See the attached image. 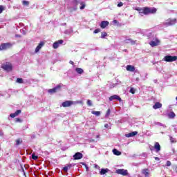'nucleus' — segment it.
I'll list each match as a JSON object with an SVG mask.
<instances>
[{"mask_svg": "<svg viewBox=\"0 0 177 177\" xmlns=\"http://www.w3.org/2000/svg\"><path fill=\"white\" fill-rule=\"evenodd\" d=\"M109 172V169H102L100 171V175H106Z\"/></svg>", "mask_w": 177, "mask_h": 177, "instance_id": "20", "label": "nucleus"}, {"mask_svg": "<svg viewBox=\"0 0 177 177\" xmlns=\"http://www.w3.org/2000/svg\"><path fill=\"white\" fill-rule=\"evenodd\" d=\"M124 6V3L120 1V2L118 4V8H121V6Z\"/></svg>", "mask_w": 177, "mask_h": 177, "instance_id": "39", "label": "nucleus"}, {"mask_svg": "<svg viewBox=\"0 0 177 177\" xmlns=\"http://www.w3.org/2000/svg\"><path fill=\"white\" fill-rule=\"evenodd\" d=\"M169 118H174L175 117V113L174 112H171L170 113H169Z\"/></svg>", "mask_w": 177, "mask_h": 177, "instance_id": "30", "label": "nucleus"}, {"mask_svg": "<svg viewBox=\"0 0 177 177\" xmlns=\"http://www.w3.org/2000/svg\"><path fill=\"white\" fill-rule=\"evenodd\" d=\"M175 171H176V172H177V167H176Z\"/></svg>", "mask_w": 177, "mask_h": 177, "instance_id": "50", "label": "nucleus"}, {"mask_svg": "<svg viewBox=\"0 0 177 177\" xmlns=\"http://www.w3.org/2000/svg\"><path fill=\"white\" fill-rule=\"evenodd\" d=\"M32 160H38V156H35V153L32 154Z\"/></svg>", "mask_w": 177, "mask_h": 177, "instance_id": "34", "label": "nucleus"}, {"mask_svg": "<svg viewBox=\"0 0 177 177\" xmlns=\"http://www.w3.org/2000/svg\"><path fill=\"white\" fill-rule=\"evenodd\" d=\"M86 169H88V167H86Z\"/></svg>", "mask_w": 177, "mask_h": 177, "instance_id": "54", "label": "nucleus"}, {"mask_svg": "<svg viewBox=\"0 0 177 177\" xmlns=\"http://www.w3.org/2000/svg\"><path fill=\"white\" fill-rule=\"evenodd\" d=\"M109 24H110V22H109L108 21H102L100 24V27H101L102 28H106V27H107Z\"/></svg>", "mask_w": 177, "mask_h": 177, "instance_id": "13", "label": "nucleus"}, {"mask_svg": "<svg viewBox=\"0 0 177 177\" xmlns=\"http://www.w3.org/2000/svg\"><path fill=\"white\" fill-rule=\"evenodd\" d=\"M74 104L73 101H65L62 102V107H70L71 106H73Z\"/></svg>", "mask_w": 177, "mask_h": 177, "instance_id": "7", "label": "nucleus"}, {"mask_svg": "<svg viewBox=\"0 0 177 177\" xmlns=\"http://www.w3.org/2000/svg\"><path fill=\"white\" fill-rule=\"evenodd\" d=\"M176 100H177V97H176Z\"/></svg>", "mask_w": 177, "mask_h": 177, "instance_id": "53", "label": "nucleus"}, {"mask_svg": "<svg viewBox=\"0 0 177 177\" xmlns=\"http://www.w3.org/2000/svg\"><path fill=\"white\" fill-rule=\"evenodd\" d=\"M63 170L64 171V172H67V171H68V167L66 166L63 168Z\"/></svg>", "mask_w": 177, "mask_h": 177, "instance_id": "40", "label": "nucleus"}, {"mask_svg": "<svg viewBox=\"0 0 177 177\" xmlns=\"http://www.w3.org/2000/svg\"><path fill=\"white\" fill-rule=\"evenodd\" d=\"M95 168H96L97 169H100V167H99V165H95Z\"/></svg>", "mask_w": 177, "mask_h": 177, "instance_id": "43", "label": "nucleus"}, {"mask_svg": "<svg viewBox=\"0 0 177 177\" xmlns=\"http://www.w3.org/2000/svg\"><path fill=\"white\" fill-rule=\"evenodd\" d=\"M99 32H100V28L95 29V30H94V34H97V33H99Z\"/></svg>", "mask_w": 177, "mask_h": 177, "instance_id": "37", "label": "nucleus"}, {"mask_svg": "<svg viewBox=\"0 0 177 177\" xmlns=\"http://www.w3.org/2000/svg\"><path fill=\"white\" fill-rule=\"evenodd\" d=\"M66 167H68V169H70V168H71V167H73V165L71 164L68 165Z\"/></svg>", "mask_w": 177, "mask_h": 177, "instance_id": "42", "label": "nucleus"}, {"mask_svg": "<svg viewBox=\"0 0 177 177\" xmlns=\"http://www.w3.org/2000/svg\"><path fill=\"white\" fill-rule=\"evenodd\" d=\"M119 100L120 102H122V100L121 99V97L117 95H113L111 97H109V101L110 102H113V100Z\"/></svg>", "mask_w": 177, "mask_h": 177, "instance_id": "8", "label": "nucleus"}, {"mask_svg": "<svg viewBox=\"0 0 177 177\" xmlns=\"http://www.w3.org/2000/svg\"><path fill=\"white\" fill-rule=\"evenodd\" d=\"M80 5H81L80 6L81 10H82L83 9H85V6H86V5L85 4V2L84 1L80 2Z\"/></svg>", "mask_w": 177, "mask_h": 177, "instance_id": "25", "label": "nucleus"}, {"mask_svg": "<svg viewBox=\"0 0 177 177\" xmlns=\"http://www.w3.org/2000/svg\"><path fill=\"white\" fill-rule=\"evenodd\" d=\"M134 10H137V12H139V15L142 16L144 15L145 16H147V15H154L155 13H157V8L152 7H136L134 8Z\"/></svg>", "mask_w": 177, "mask_h": 177, "instance_id": "1", "label": "nucleus"}, {"mask_svg": "<svg viewBox=\"0 0 177 177\" xmlns=\"http://www.w3.org/2000/svg\"><path fill=\"white\" fill-rule=\"evenodd\" d=\"M164 60L168 63H172V62H176L177 56L166 55L164 57Z\"/></svg>", "mask_w": 177, "mask_h": 177, "instance_id": "3", "label": "nucleus"}, {"mask_svg": "<svg viewBox=\"0 0 177 177\" xmlns=\"http://www.w3.org/2000/svg\"><path fill=\"white\" fill-rule=\"evenodd\" d=\"M113 23H114V24H118V21H117V20H113Z\"/></svg>", "mask_w": 177, "mask_h": 177, "instance_id": "44", "label": "nucleus"}, {"mask_svg": "<svg viewBox=\"0 0 177 177\" xmlns=\"http://www.w3.org/2000/svg\"><path fill=\"white\" fill-rule=\"evenodd\" d=\"M21 143H23V140H21V138H18L17 140H16L17 146H19V145H21Z\"/></svg>", "mask_w": 177, "mask_h": 177, "instance_id": "24", "label": "nucleus"}, {"mask_svg": "<svg viewBox=\"0 0 177 177\" xmlns=\"http://www.w3.org/2000/svg\"><path fill=\"white\" fill-rule=\"evenodd\" d=\"M1 68L4 70V71H7L9 73L10 71H12L13 70V65H12V63L10 62H6L4 64H2Z\"/></svg>", "mask_w": 177, "mask_h": 177, "instance_id": "2", "label": "nucleus"}, {"mask_svg": "<svg viewBox=\"0 0 177 177\" xmlns=\"http://www.w3.org/2000/svg\"><path fill=\"white\" fill-rule=\"evenodd\" d=\"M62 89V84H58L53 88H50L48 90V93H56L57 92H59Z\"/></svg>", "mask_w": 177, "mask_h": 177, "instance_id": "5", "label": "nucleus"}, {"mask_svg": "<svg viewBox=\"0 0 177 177\" xmlns=\"http://www.w3.org/2000/svg\"><path fill=\"white\" fill-rule=\"evenodd\" d=\"M116 173H118V175H122L123 176H127V175H128V170H125L124 169H119L116 170Z\"/></svg>", "mask_w": 177, "mask_h": 177, "instance_id": "6", "label": "nucleus"}, {"mask_svg": "<svg viewBox=\"0 0 177 177\" xmlns=\"http://www.w3.org/2000/svg\"><path fill=\"white\" fill-rule=\"evenodd\" d=\"M128 41H129L131 44V45H135V44H136V41L132 40V39H129L126 40V42H128Z\"/></svg>", "mask_w": 177, "mask_h": 177, "instance_id": "28", "label": "nucleus"}, {"mask_svg": "<svg viewBox=\"0 0 177 177\" xmlns=\"http://www.w3.org/2000/svg\"><path fill=\"white\" fill-rule=\"evenodd\" d=\"M21 113V110H17L14 113H11L10 115V117H11V118H15V117H17V115H19V114H20Z\"/></svg>", "mask_w": 177, "mask_h": 177, "instance_id": "14", "label": "nucleus"}, {"mask_svg": "<svg viewBox=\"0 0 177 177\" xmlns=\"http://www.w3.org/2000/svg\"><path fill=\"white\" fill-rule=\"evenodd\" d=\"M16 37H20V36L17 35Z\"/></svg>", "mask_w": 177, "mask_h": 177, "instance_id": "52", "label": "nucleus"}, {"mask_svg": "<svg viewBox=\"0 0 177 177\" xmlns=\"http://www.w3.org/2000/svg\"><path fill=\"white\" fill-rule=\"evenodd\" d=\"M113 153L115 156H121V151H118L117 149H113Z\"/></svg>", "mask_w": 177, "mask_h": 177, "instance_id": "21", "label": "nucleus"}, {"mask_svg": "<svg viewBox=\"0 0 177 177\" xmlns=\"http://www.w3.org/2000/svg\"><path fill=\"white\" fill-rule=\"evenodd\" d=\"M155 160H156V161H160V158H158V157H155Z\"/></svg>", "mask_w": 177, "mask_h": 177, "instance_id": "45", "label": "nucleus"}, {"mask_svg": "<svg viewBox=\"0 0 177 177\" xmlns=\"http://www.w3.org/2000/svg\"><path fill=\"white\" fill-rule=\"evenodd\" d=\"M110 113H111V111L110 110V109H109L106 111L105 117H109V115H110Z\"/></svg>", "mask_w": 177, "mask_h": 177, "instance_id": "32", "label": "nucleus"}, {"mask_svg": "<svg viewBox=\"0 0 177 177\" xmlns=\"http://www.w3.org/2000/svg\"><path fill=\"white\" fill-rule=\"evenodd\" d=\"M96 138H97H97H100V135H97V136H96Z\"/></svg>", "mask_w": 177, "mask_h": 177, "instance_id": "48", "label": "nucleus"}, {"mask_svg": "<svg viewBox=\"0 0 177 177\" xmlns=\"http://www.w3.org/2000/svg\"><path fill=\"white\" fill-rule=\"evenodd\" d=\"M105 37H107V32H103L101 33V38H104Z\"/></svg>", "mask_w": 177, "mask_h": 177, "instance_id": "31", "label": "nucleus"}, {"mask_svg": "<svg viewBox=\"0 0 177 177\" xmlns=\"http://www.w3.org/2000/svg\"><path fill=\"white\" fill-rule=\"evenodd\" d=\"M126 70L127 71H131V73H133L135 71V66L132 65H127L126 67Z\"/></svg>", "mask_w": 177, "mask_h": 177, "instance_id": "16", "label": "nucleus"}, {"mask_svg": "<svg viewBox=\"0 0 177 177\" xmlns=\"http://www.w3.org/2000/svg\"><path fill=\"white\" fill-rule=\"evenodd\" d=\"M162 107V104L160 102H156L155 104L153 106V109L154 110H157V109H161Z\"/></svg>", "mask_w": 177, "mask_h": 177, "instance_id": "17", "label": "nucleus"}, {"mask_svg": "<svg viewBox=\"0 0 177 177\" xmlns=\"http://www.w3.org/2000/svg\"><path fill=\"white\" fill-rule=\"evenodd\" d=\"M175 21H176V19H174V24L175 23Z\"/></svg>", "mask_w": 177, "mask_h": 177, "instance_id": "51", "label": "nucleus"}, {"mask_svg": "<svg viewBox=\"0 0 177 177\" xmlns=\"http://www.w3.org/2000/svg\"><path fill=\"white\" fill-rule=\"evenodd\" d=\"M104 127H105V128H109V124H105Z\"/></svg>", "mask_w": 177, "mask_h": 177, "instance_id": "47", "label": "nucleus"}, {"mask_svg": "<svg viewBox=\"0 0 177 177\" xmlns=\"http://www.w3.org/2000/svg\"><path fill=\"white\" fill-rule=\"evenodd\" d=\"M75 71L77 73V74H82L84 73V69L81 68H76Z\"/></svg>", "mask_w": 177, "mask_h": 177, "instance_id": "22", "label": "nucleus"}, {"mask_svg": "<svg viewBox=\"0 0 177 177\" xmlns=\"http://www.w3.org/2000/svg\"><path fill=\"white\" fill-rule=\"evenodd\" d=\"M44 45H45V42L40 41L39 45L35 48V53H38V52H39V50H41V49H42V47L44 46Z\"/></svg>", "mask_w": 177, "mask_h": 177, "instance_id": "9", "label": "nucleus"}, {"mask_svg": "<svg viewBox=\"0 0 177 177\" xmlns=\"http://www.w3.org/2000/svg\"><path fill=\"white\" fill-rule=\"evenodd\" d=\"M15 122H21V119H20V118H17V119L15 120Z\"/></svg>", "mask_w": 177, "mask_h": 177, "instance_id": "41", "label": "nucleus"}, {"mask_svg": "<svg viewBox=\"0 0 177 177\" xmlns=\"http://www.w3.org/2000/svg\"><path fill=\"white\" fill-rule=\"evenodd\" d=\"M12 48L11 43H2L0 45V50H6L7 49H10Z\"/></svg>", "mask_w": 177, "mask_h": 177, "instance_id": "4", "label": "nucleus"}, {"mask_svg": "<svg viewBox=\"0 0 177 177\" xmlns=\"http://www.w3.org/2000/svg\"><path fill=\"white\" fill-rule=\"evenodd\" d=\"M22 5H24V6H28V5H30V1L24 0L22 1Z\"/></svg>", "mask_w": 177, "mask_h": 177, "instance_id": "27", "label": "nucleus"}, {"mask_svg": "<svg viewBox=\"0 0 177 177\" xmlns=\"http://www.w3.org/2000/svg\"><path fill=\"white\" fill-rule=\"evenodd\" d=\"M84 156L80 152H77L73 156L74 160H81Z\"/></svg>", "mask_w": 177, "mask_h": 177, "instance_id": "12", "label": "nucleus"}, {"mask_svg": "<svg viewBox=\"0 0 177 177\" xmlns=\"http://www.w3.org/2000/svg\"><path fill=\"white\" fill-rule=\"evenodd\" d=\"M5 10V8H3V6H0V14L2 13Z\"/></svg>", "mask_w": 177, "mask_h": 177, "instance_id": "35", "label": "nucleus"}, {"mask_svg": "<svg viewBox=\"0 0 177 177\" xmlns=\"http://www.w3.org/2000/svg\"><path fill=\"white\" fill-rule=\"evenodd\" d=\"M87 104L88 105V106H92V101H91V100H87Z\"/></svg>", "mask_w": 177, "mask_h": 177, "instance_id": "38", "label": "nucleus"}, {"mask_svg": "<svg viewBox=\"0 0 177 177\" xmlns=\"http://www.w3.org/2000/svg\"><path fill=\"white\" fill-rule=\"evenodd\" d=\"M142 174L145 175V177H149V176L150 175V171L149 170V169H142Z\"/></svg>", "mask_w": 177, "mask_h": 177, "instance_id": "19", "label": "nucleus"}, {"mask_svg": "<svg viewBox=\"0 0 177 177\" xmlns=\"http://www.w3.org/2000/svg\"><path fill=\"white\" fill-rule=\"evenodd\" d=\"M91 114L96 115V117H99V115H100V111H92Z\"/></svg>", "mask_w": 177, "mask_h": 177, "instance_id": "23", "label": "nucleus"}, {"mask_svg": "<svg viewBox=\"0 0 177 177\" xmlns=\"http://www.w3.org/2000/svg\"><path fill=\"white\" fill-rule=\"evenodd\" d=\"M62 44H63V40L60 39L58 40L57 41L54 42L53 44V48L54 49H57L59 48V45H62Z\"/></svg>", "mask_w": 177, "mask_h": 177, "instance_id": "11", "label": "nucleus"}, {"mask_svg": "<svg viewBox=\"0 0 177 177\" xmlns=\"http://www.w3.org/2000/svg\"><path fill=\"white\" fill-rule=\"evenodd\" d=\"M16 82H17V84H23L24 81L22 78L19 77L17 79Z\"/></svg>", "mask_w": 177, "mask_h": 177, "instance_id": "29", "label": "nucleus"}, {"mask_svg": "<svg viewBox=\"0 0 177 177\" xmlns=\"http://www.w3.org/2000/svg\"><path fill=\"white\" fill-rule=\"evenodd\" d=\"M69 63H70V64H72V66H74V62L70 61Z\"/></svg>", "mask_w": 177, "mask_h": 177, "instance_id": "46", "label": "nucleus"}, {"mask_svg": "<svg viewBox=\"0 0 177 177\" xmlns=\"http://www.w3.org/2000/svg\"><path fill=\"white\" fill-rule=\"evenodd\" d=\"M169 139L171 143H176V139L174 138L172 136H169Z\"/></svg>", "mask_w": 177, "mask_h": 177, "instance_id": "26", "label": "nucleus"}, {"mask_svg": "<svg viewBox=\"0 0 177 177\" xmlns=\"http://www.w3.org/2000/svg\"><path fill=\"white\" fill-rule=\"evenodd\" d=\"M137 133H138V131H132L131 133L125 134V136L126 138H133V136H136Z\"/></svg>", "mask_w": 177, "mask_h": 177, "instance_id": "15", "label": "nucleus"}, {"mask_svg": "<svg viewBox=\"0 0 177 177\" xmlns=\"http://www.w3.org/2000/svg\"><path fill=\"white\" fill-rule=\"evenodd\" d=\"M90 142H95V140L94 139H91V140H90Z\"/></svg>", "mask_w": 177, "mask_h": 177, "instance_id": "49", "label": "nucleus"}, {"mask_svg": "<svg viewBox=\"0 0 177 177\" xmlns=\"http://www.w3.org/2000/svg\"><path fill=\"white\" fill-rule=\"evenodd\" d=\"M166 165H167V167H171V161L167 160L166 162Z\"/></svg>", "mask_w": 177, "mask_h": 177, "instance_id": "36", "label": "nucleus"}, {"mask_svg": "<svg viewBox=\"0 0 177 177\" xmlns=\"http://www.w3.org/2000/svg\"><path fill=\"white\" fill-rule=\"evenodd\" d=\"M136 90L133 87L130 89V93H132V95H135Z\"/></svg>", "mask_w": 177, "mask_h": 177, "instance_id": "33", "label": "nucleus"}, {"mask_svg": "<svg viewBox=\"0 0 177 177\" xmlns=\"http://www.w3.org/2000/svg\"><path fill=\"white\" fill-rule=\"evenodd\" d=\"M155 150H156V152L158 153L160 150H161V146L160 145V143L158 142H155L154 146H153Z\"/></svg>", "mask_w": 177, "mask_h": 177, "instance_id": "18", "label": "nucleus"}, {"mask_svg": "<svg viewBox=\"0 0 177 177\" xmlns=\"http://www.w3.org/2000/svg\"><path fill=\"white\" fill-rule=\"evenodd\" d=\"M149 45L151 46L152 48H153L154 46H158V45H160V40L156 39V41H151L149 42Z\"/></svg>", "mask_w": 177, "mask_h": 177, "instance_id": "10", "label": "nucleus"}]
</instances>
